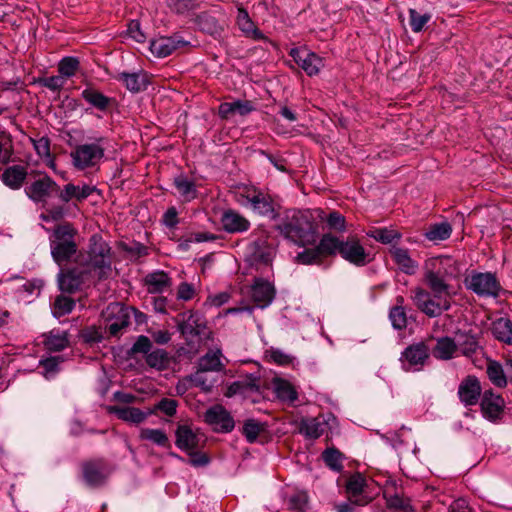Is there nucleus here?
I'll use <instances>...</instances> for the list:
<instances>
[{"instance_id": "09e8293b", "label": "nucleus", "mask_w": 512, "mask_h": 512, "mask_svg": "<svg viewBox=\"0 0 512 512\" xmlns=\"http://www.w3.org/2000/svg\"><path fill=\"white\" fill-rule=\"evenodd\" d=\"M93 191V188L88 185L82 187L73 184H66V201L70 198L83 200L87 198Z\"/></svg>"}, {"instance_id": "49530a36", "label": "nucleus", "mask_w": 512, "mask_h": 512, "mask_svg": "<svg viewBox=\"0 0 512 512\" xmlns=\"http://www.w3.org/2000/svg\"><path fill=\"white\" fill-rule=\"evenodd\" d=\"M177 407L178 402L175 399L162 398L152 408H149V412L153 415L160 411L168 417H173L177 412Z\"/></svg>"}, {"instance_id": "39448f33", "label": "nucleus", "mask_w": 512, "mask_h": 512, "mask_svg": "<svg viewBox=\"0 0 512 512\" xmlns=\"http://www.w3.org/2000/svg\"><path fill=\"white\" fill-rule=\"evenodd\" d=\"M430 291L424 288L417 287L413 291V302L416 307L428 317H437L444 311H447L450 306V290L429 288Z\"/></svg>"}, {"instance_id": "bf43d9fd", "label": "nucleus", "mask_w": 512, "mask_h": 512, "mask_svg": "<svg viewBox=\"0 0 512 512\" xmlns=\"http://www.w3.org/2000/svg\"><path fill=\"white\" fill-rule=\"evenodd\" d=\"M191 381L196 387H200L204 391H210L212 381L207 378L206 372L198 369L192 376Z\"/></svg>"}, {"instance_id": "9b49d317", "label": "nucleus", "mask_w": 512, "mask_h": 512, "mask_svg": "<svg viewBox=\"0 0 512 512\" xmlns=\"http://www.w3.org/2000/svg\"><path fill=\"white\" fill-rule=\"evenodd\" d=\"M90 261L94 268L100 270V276L111 269L110 247L99 235H93L90 239Z\"/></svg>"}, {"instance_id": "4d7b16f0", "label": "nucleus", "mask_w": 512, "mask_h": 512, "mask_svg": "<svg viewBox=\"0 0 512 512\" xmlns=\"http://www.w3.org/2000/svg\"><path fill=\"white\" fill-rule=\"evenodd\" d=\"M327 224L330 229L338 232L345 231V217L339 212L333 211L327 217Z\"/></svg>"}, {"instance_id": "f03ea898", "label": "nucleus", "mask_w": 512, "mask_h": 512, "mask_svg": "<svg viewBox=\"0 0 512 512\" xmlns=\"http://www.w3.org/2000/svg\"><path fill=\"white\" fill-rule=\"evenodd\" d=\"M280 232L298 245L306 246L316 242L317 226L309 211L293 210L287 213Z\"/></svg>"}, {"instance_id": "412c9836", "label": "nucleus", "mask_w": 512, "mask_h": 512, "mask_svg": "<svg viewBox=\"0 0 512 512\" xmlns=\"http://www.w3.org/2000/svg\"><path fill=\"white\" fill-rule=\"evenodd\" d=\"M504 399L495 394L491 389L484 391L482 400H481V410L484 415L489 420L498 419L504 408Z\"/></svg>"}, {"instance_id": "72a5a7b5", "label": "nucleus", "mask_w": 512, "mask_h": 512, "mask_svg": "<svg viewBox=\"0 0 512 512\" xmlns=\"http://www.w3.org/2000/svg\"><path fill=\"white\" fill-rule=\"evenodd\" d=\"M452 226L448 222L431 224L425 231L424 236L427 240L434 243L444 241L451 236Z\"/></svg>"}, {"instance_id": "dca6fc26", "label": "nucleus", "mask_w": 512, "mask_h": 512, "mask_svg": "<svg viewBox=\"0 0 512 512\" xmlns=\"http://www.w3.org/2000/svg\"><path fill=\"white\" fill-rule=\"evenodd\" d=\"M205 422L216 431L230 432L234 428V420L221 405H214L204 415Z\"/></svg>"}, {"instance_id": "69168bd1", "label": "nucleus", "mask_w": 512, "mask_h": 512, "mask_svg": "<svg viewBox=\"0 0 512 512\" xmlns=\"http://www.w3.org/2000/svg\"><path fill=\"white\" fill-rule=\"evenodd\" d=\"M162 222L168 228H175L179 223L178 212L175 207H170L163 215Z\"/></svg>"}, {"instance_id": "20e7f679", "label": "nucleus", "mask_w": 512, "mask_h": 512, "mask_svg": "<svg viewBox=\"0 0 512 512\" xmlns=\"http://www.w3.org/2000/svg\"><path fill=\"white\" fill-rule=\"evenodd\" d=\"M424 282L428 288L450 290V278L460 273L458 262L451 256H436L427 259L424 263Z\"/></svg>"}, {"instance_id": "ea45409f", "label": "nucleus", "mask_w": 512, "mask_h": 512, "mask_svg": "<svg viewBox=\"0 0 512 512\" xmlns=\"http://www.w3.org/2000/svg\"><path fill=\"white\" fill-rule=\"evenodd\" d=\"M221 351H209L199 360V369L204 372L221 371L224 365L221 363Z\"/></svg>"}, {"instance_id": "e433bc0d", "label": "nucleus", "mask_w": 512, "mask_h": 512, "mask_svg": "<svg viewBox=\"0 0 512 512\" xmlns=\"http://www.w3.org/2000/svg\"><path fill=\"white\" fill-rule=\"evenodd\" d=\"M118 81L122 82L131 92H139L145 88L146 81L145 75L140 73H119L115 77Z\"/></svg>"}, {"instance_id": "052dcab7", "label": "nucleus", "mask_w": 512, "mask_h": 512, "mask_svg": "<svg viewBox=\"0 0 512 512\" xmlns=\"http://www.w3.org/2000/svg\"><path fill=\"white\" fill-rule=\"evenodd\" d=\"M47 350L60 351L64 348V336L50 333L43 341Z\"/></svg>"}, {"instance_id": "864d4df0", "label": "nucleus", "mask_w": 512, "mask_h": 512, "mask_svg": "<svg viewBox=\"0 0 512 512\" xmlns=\"http://www.w3.org/2000/svg\"><path fill=\"white\" fill-rule=\"evenodd\" d=\"M262 430L261 424L253 419L247 420L243 425V434L250 443L257 439Z\"/></svg>"}, {"instance_id": "6ab92c4d", "label": "nucleus", "mask_w": 512, "mask_h": 512, "mask_svg": "<svg viewBox=\"0 0 512 512\" xmlns=\"http://www.w3.org/2000/svg\"><path fill=\"white\" fill-rule=\"evenodd\" d=\"M389 254L401 272L414 275L418 270V262L411 257L407 248L392 245L389 248Z\"/></svg>"}, {"instance_id": "b1692460", "label": "nucleus", "mask_w": 512, "mask_h": 512, "mask_svg": "<svg viewBox=\"0 0 512 512\" xmlns=\"http://www.w3.org/2000/svg\"><path fill=\"white\" fill-rule=\"evenodd\" d=\"M254 105L249 100H236L224 102L219 105L218 115L221 119L228 120L234 115L246 116L254 110Z\"/></svg>"}, {"instance_id": "f8f14e48", "label": "nucleus", "mask_w": 512, "mask_h": 512, "mask_svg": "<svg viewBox=\"0 0 512 512\" xmlns=\"http://www.w3.org/2000/svg\"><path fill=\"white\" fill-rule=\"evenodd\" d=\"M289 55L310 77L317 75L324 67L323 59L305 47L292 48Z\"/></svg>"}, {"instance_id": "c85d7f7f", "label": "nucleus", "mask_w": 512, "mask_h": 512, "mask_svg": "<svg viewBox=\"0 0 512 512\" xmlns=\"http://www.w3.org/2000/svg\"><path fill=\"white\" fill-rule=\"evenodd\" d=\"M236 22L239 29L245 34L246 37L257 41L266 40L265 35L255 26L247 10L243 7L238 8Z\"/></svg>"}, {"instance_id": "8fccbe9b", "label": "nucleus", "mask_w": 512, "mask_h": 512, "mask_svg": "<svg viewBox=\"0 0 512 512\" xmlns=\"http://www.w3.org/2000/svg\"><path fill=\"white\" fill-rule=\"evenodd\" d=\"M60 363V357H49L40 361V365L44 369V376L46 379H51L60 372Z\"/></svg>"}, {"instance_id": "1a4fd4ad", "label": "nucleus", "mask_w": 512, "mask_h": 512, "mask_svg": "<svg viewBox=\"0 0 512 512\" xmlns=\"http://www.w3.org/2000/svg\"><path fill=\"white\" fill-rule=\"evenodd\" d=\"M104 152V147L97 141L76 146L70 156L76 169L86 170L97 167L104 158Z\"/></svg>"}, {"instance_id": "13d9d810", "label": "nucleus", "mask_w": 512, "mask_h": 512, "mask_svg": "<svg viewBox=\"0 0 512 512\" xmlns=\"http://www.w3.org/2000/svg\"><path fill=\"white\" fill-rule=\"evenodd\" d=\"M13 154L12 142L8 137H0V162L7 164Z\"/></svg>"}, {"instance_id": "bb28decb", "label": "nucleus", "mask_w": 512, "mask_h": 512, "mask_svg": "<svg viewBox=\"0 0 512 512\" xmlns=\"http://www.w3.org/2000/svg\"><path fill=\"white\" fill-rule=\"evenodd\" d=\"M144 284L148 293L156 294L170 288L172 281L166 272L158 270L147 274L144 278Z\"/></svg>"}, {"instance_id": "3c124183", "label": "nucleus", "mask_w": 512, "mask_h": 512, "mask_svg": "<svg viewBox=\"0 0 512 512\" xmlns=\"http://www.w3.org/2000/svg\"><path fill=\"white\" fill-rule=\"evenodd\" d=\"M323 460L331 469L339 471L342 468L341 453L333 448L326 449L322 454Z\"/></svg>"}, {"instance_id": "0eeeda50", "label": "nucleus", "mask_w": 512, "mask_h": 512, "mask_svg": "<svg viewBox=\"0 0 512 512\" xmlns=\"http://www.w3.org/2000/svg\"><path fill=\"white\" fill-rule=\"evenodd\" d=\"M26 195L34 202L46 204L48 199L58 196L63 199L60 186L44 173L35 175V179L25 187Z\"/></svg>"}, {"instance_id": "f704fd0d", "label": "nucleus", "mask_w": 512, "mask_h": 512, "mask_svg": "<svg viewBox=\"0 0 512 512\" xmlns=\"http://www.w3.org/2000/svg\"><path fill=\"white\" fill-rule=\"evenodd\" d=\"M324 256H329L328 252L322 248V239L314 248H307L296 256L297 262L304 265L320 263Z\"/></svg>"}, {"instance_id": "680f3d73", "label": "nucleus", "mask_w": 512, "mask_h": 512, "mask_svg": "<svg viewBox=\"0 0 512 512\" xmlns=\"http://www.w3.org/2000/svg\"><path fill=\"white\" fill-rule=\"evenodd\" d=\"M195 295V288L192 284L182 282L177 288V298L183 301L191 300Z\"/></svg>"}, {"instance_id": "f257e3e1", "label": "nucleus", "mask_w": 512, "mask_h": 512, "mask_svg": "<svg viewBox=\"0 0 512 512\" xmlns=\"http://www.w3.org/2000/svg\"><path fill=\"white\" fill-rule=\"evenodd\" d=\"M63 215V209L59 206L46 209V212L42 213L40 216L46 224H52L51 226L44 225L43 228L47 232H52L50 235L51 254L54 261L60 267L57 280L61 293L56 297L52 306V313L54 317L58 319L64 315V268L62 267L64 263Z\"/></svg>"}, {"instance_id": "0e129e2a", "label": "nucleus", "mask_w": 512, "mask_h": 512, "mask_svg": "<svg viewBox=\"0 0 512 512\" xmlns=\"http://www.w3.org/2000/svg\"><path fill=\"white\" fill-rule=\"evenodd\" d=\"M127 32L131 38L135 41L142 43L145 41V34L142 32L140 23L136 20H132L129 25Z\"/></svg>"}, {"instance_id": "5fc2aeb1", "label": "nucleus", "mask_w": 512, "mask_h": 512, "mask_svg": "<svg viewBox=\"0 0 512 512\" xmlns=\"http://www.w3.org/2000/svg\"><path fill=\"white\" fill-rule=\"evenodd\" d=\"M269 360L277 365L286 366L292 363L293 357L280 349L271 348L267 350Z\"/></svg>"}, {"instance_id": "2eb2a0df", "label": "nucleus", "mask_w": 512, "mask_h": 512, "mask_svg": "<svg viewBox=\"0 0 512 512\" xmlns=\"http://www.w3.org/2000/svg\"><path fill=\"white\" fill-rule=\"evenodd\" d=\"M274 285L263 278H255L251 285L250 296L255 305L259 308L268 307L275 297Z\"/></svg>"}, {"instance_id": "a211bd4d", "label": "nucleus", "mask_w": 512, "mask_h": 512, "mask_svg": "<svg viewBox=\"0 0 512 512\" xmlns=\"http://www.w3.org/2000/svg\"><path fill=\"white\" fill-rule=\"evenodd\" d=\"M367 486L366 478L360 473L351 475L346 482V493L351 503L355 505H366L370 498L364 495Z\"/></svg>"}, {"instance_id": "4468645a", "label": "nucleus", "mask_w": 512, "mask_h": 512, "mask_svg": "<svg viewBox=\"0 0 512 512\" xmlns=\"http://www.w3.org/2000/svg\"><path fill=\"white\" fill-rule=\"evenodd\" d=\"M110 470L105 460L96 459L86 461L82 464V474L85 482L91 487L104 484Z\"/></svg>"}, {"instance_id": "e2e57ef3", "label": "nucleus", "mask_w": 512, "mask_h": 512, "mask_svg": "<svg viewBox=\"0 0 512 512\" xmlns=\"http://www.w3.org/2000/svg\"><path fill=\"white\" fill-rule=\"evenodd\" d=\"M151 348V341L147 336L141 335L137 338L136 342L133 344L131 351L133 353H143L148 354Z\"/></svg>"}, {"instance_id": "de8ad7c7", "label": "nucleus", "mask_w": 512, "mask_h": 512, "mask_svg": "<svg viewBox=\"0 0 512 512\" xmlns=\"http://www.w3.org/2000/svg\"><path fill=\"white\" fill-rule=\"evenodd\" d=\"M430 19L431 15L428 13L420 14L415 9L409 10V24L412 31L415 33L422 31Z\"/></svg>"}, {"instance_id": "a19ab883", "label": "nucleus", "mask_w": 512, "mask_h": 512, "mask_svg": "<svg viewBox=\"0 0 512 512\" xmlns=\"http://www.w3.org/2000/svg\"><path fill=\"white\" fill-rule=\"evenodd\" d=\"M403 303L404 298L402 296H398L396 298L395 306L391 308L389 313V318L393 327L398 330L404 329L407 325V317Z\"/></svg>"}, {"instance_id": "603ef678", "label": "nucleus", "mask_w": 512, "mask_h": 512, "mask_svg": "<svg viewBox=\"0 0 512 512\" xmlns=\"http://www.w3.org/2000/svg\"><path fill=\"white\" fill-rule=\"evenodd\" d=\"M83 96L89 103L101 110L106 109L109 104V99L97 91L85 90Z\"/></svg>"}, {"instance_id": "79ce46f5", "label": "nucleus", "mask_w": 512, "mask_h": 512, "mask_svg": "<svg viewBox=\"0 0 512 512\" xmlns=\"http://www.w3.org/2000/svg\"><path fill=\"white\" fill-rule=\"evenodd\" d=\"M141 440L150 441L158 446L167 447L169 439L166 433L160 429L142 428L139 432Z\"/></svg>"}, {"instance_id": "393cba45", "label": "nucleus", "mask_w": 512, "mask_h": 512, "mask_svg": "<svg viewBox=\"0 0 512 512\" xmlns=\"http://www.w3.org/2000/svg\"><path fill=\"white\" fill-rule=\"evenodd\" d=\"M327 427L328 422L322 415L318 417L303 418L299 425V432L306 438L317 439L326 432Z\"/></svg>"}, {"instance_id": "5701e85b", "label": "nucleus", "mask_w": 512, "mask_h": 512, "mask_svg": "<svg viewBox=\"0 0 512 512\" xmlns=\"http://www.w3.org/2000/svg\"><path fill=\"white\" fill-rule=\"evenodd\" d=\"M111 412L115 414L118 419L133 425H140L151 416L149 409L143 411L133 406H113Z\"/></svg>"}, {"instance_id": "c9c22d12", "label": "nucleus", "mask_w": 512, "mask_h": 512, "mask_svg": "<svg viewBox=\"0 0 512 512\" xmlns=\"http://www.w3.org/2000/svg\"><path fill=\"white\" fill-rule=\"evenodd\" d=\"M494 337L504 343L512 344V322L508 318H499L493 322Z\"/></svg>"}, {"instance_id": "7ed1b4c3", "label": "nucleus", "mask_w": 512, "mask_h": 512, "mask_svg": "<svg viewBox=\"0 0 512 512\" xmlns=\"http://www.w3.org/2000/svg\"><path fill=\"white\" fill-rule=\"evenodd\" d=\"M322 248L328 252V255L339 254L344 260L356 266H364L370 262L369 253L358 237L354 235L344 239L331 233L324 234L322 236Z\"/></svg>"}, {"instance_id": "4c0bfd02", "label": "nucleus", "mask_w": 512, "mask_h": 512, "mask_svg": "<svg viewBox=\"0 0 512 512\" xmlns=\"http://www.w3.org/2000/svg\"><path fill=\"white\" fill-rule=\"evenodd\" d=\"M29 141L32 143L37 155L42 158L50 168L54 169L55 164L50 151L49 139L44 136L40 138L30 137Z\"/></svg>"}, {"instance_id": "6e6552de", "label": "nucleus", "mask_w": 512, "mask_h": 512, "mask_svg": "<svg viewBox=\"0 0 512 512\" xmlns=\"http://www.w3.org/2000/svg\"><path fill=\"white\" fill-rule=\"evenodd\" d=\"M76 230L68 223H66V292L77 290L84 281V276L87 272L85 266L77 268L72 267L69 262L77 251V244L70 240L76 235Z\"/></svg>"}, {"instance_id": "c03bdc74", "label": "nucleus", "mask_w": 512, "mask_h": 512, "mask_svg": "<svg viewBox=\"0 0 512 512\" xmlns=\"http://www.w3.org/2000/svg\"><path fill=\"white\" fill-rule=\"evenodd\" d=\"M146 363L157 370H164L169 365V357L165 350L156 349L151 351L146 356Z\"/></svg>"}, {"instance_id": "c756f323", "label": "nucleus", "mask_w": 512, "mask_h": 512, "mask_svg": "<svg viewBox=\"0 0 512 512\" xmlns=\"http://www.w3.org/2000/svg\"><path fill=\"white\" fill-rule=\"evenodd\" d=\"M458 354V345L450 337H440L432 349V355L439 360H450Z\"/></svg>"}, {"instance_id": "aec40b11", "label": "nucleus", "mask_w": 512, "mask_h": 512, "mask_svg": "<svg viewBox=\"0 0 512 512\" xmlns=\"http://www.w3.org/2000/svg\"><path fill=\"white\" fill-rule=\"evenodd\" d=\"M188 43L179 36L160 37L150 43V51L157 57H167L179 48L185 47Z\"/></svg>"}, {"instance_id": "4be33fe9", "label": "nucleus", "mask_w": 512, "mask_h": 512, "mask_svg": "<svg viewBox=\"0 0 512 512\" xmlns=\"http://www.w3.org/2000/svg\"><path fill=\"white\" fill-rule=\"evenodd\" d=\"M481 395V385L475 376H467L459 385L458 396L465 406L475 405Z\"/></svg>"}, {"instance_id": "7c9ffc66", "label": "nucleus", "mask_w": 512, "mask_h": 512, "mask_svg": "<svg viewBox=\"0 0 512 512\" xmlns=\"http://www.w3.org/2000/svg\"><path fill=\"white\" fill-rule=\"evenodd\" d=\"M272 387L276 397L282 402L293 404L298 398L297 390L288 380L274 378Z\"/></svg>"}, {"instance_id": "a878e982", "label": "nucleus", "mask_w": 512, "mask_h": 512, "mask_svg": "<svg viewBox=\"0 0 512 512\" xmlns=\"http://www.w3.org/2000/svg\"><path fill=\"white\" fill-rule=\"evenodd\" d=\"M176 446L185 451H192L199 446V437L189 425L182 424L176 429Z\"/></svg>"}, {"instance_id": "6e6d98bb", "label": "nucleus", "mask_w": 512, "mask_h": 512, "mask_svg": "<svg viewBox=\"0 0 512 512\" xmlns=\"http://www.w3.org/2000/svg\"><path fill=\"white\" fill-rule=\"evenodd\" d=\"M253 257L263 263H269L273 257V248L270 246H263L255 242L253 245Z\"/></svg>"}, {"instance_id": "473e14b6", "label": "nucleus", "mask_w": 512, "mask_h": 512, "mask_svg": "<svg viewBox=\"0 0 512 512\" xmlns=\"http://www.w3.org/2000/svg\"><path fill=\"white\" fill-rule=\"evenodd\" d=\"M174 186L184 202H191L198 196L195 182L184 175L175 177Z\"/></svg>"}, {"instance_id": "ddd939ff", "label": "nucleus", "mask_w": 512, "mask_h": 512, "mask_svg": "<svg viewBox=\"0 0 512 512\" xmlns=\"http://www.w3.org/2000/svg\"><path fill=\"white\" fill-rule=\"evenodd\" d=\"M468 288L480 296L496 297L500 291V284L491 273L473 274L467 284Z\"/></svg>"}, {"instance_id": "423d86ee", "label": "nucleus", "mask_w": 512, "mask_h": 512, "mask_svg": "<svg viewBox=\"0 0 512 512\" xmlns=\"http://www.w3.org/2000/svg\"><path fill=\"white\" fill-rule=\"evenodd\" d=\"M236 199L239 204L250 208L258 215L269 218H274L277 215L273 198L254 186L239 187L236 192Z\"/></svg>"}, {"instance_id": "f3484780", "label": "nucleus", "mask_w": 512, "mask_h": 512, "mask_svg": "<svg viewBox=\"0 0 512 512\" xmlns=\"http://www.w3.org/2000/svg\"><path fill=\"white\" fill-rule=\"evenodd\" d=\"M179 321V330L186 338L205 335L207 329L206 322L201 315L195 312H186L181 314Z\"/></svg>"}, {"instance_id": "2f4dec72", "label": "nucleus", "mask_w": 512, "mask_h": 512, "mask_svg": "<svg viewBox=\"0 0 512 512\" xmlns=\"http://www.w3.org/2000/svg\"><path fill=\"white\" fill-rule=\"evenodd\" d=\"M26 168L21 165H14L4 170L1 175L3 183L11 189H19L26 179Z\"/></svg>"}, {"instance_id": "a18cd8bd", "label": "nucleus", "mask_w": 512, "mask_h": 512, "mask_svg": "<svg viewBox=\"0 0 512 512\" xmlns=\"http://www.w3.org/2000/svg\"><path fill=\"white\" fill-rule=\"evenodd\" d=\"M458 352L466 357H472L480 349L478 342L474 336L462 335L458 342Z\"/></svg>"}, {"instance_id": "cd10ccee", "label": "nucleus", "mask_w": 512, "mask_h": 512, "mask_svg": "<svg viewBox=\"0 0 512 512\" xmlns=\"http://www.w3.org/2000/svg\"><path fill=\"white\" fill-rule=\"evenodd\" d=\"M223 228L229 233H239L247 231L250 227V222L241 214L236 211H225L221 219Z\"/></svg>"}, {"instance_id": "58836bf2", "label": "nucleus", "mask_w": 512, "mask_h": 512, "mask_svg": "<svg viewBox=\"0 0 512 512\" xmlns=\"http://www.w3.org/2000/svg\"><path fill=\"white\" fill-rule=\"evenodd\" d=\"M487 375L489 380L497 387L503 388L507 385L506 372L502 365L495 360L487 361Z\"/></svg>"}, {"instance_id": "9d476101", "label": "nucleus", "mask_w": 512, "mask_h": 512, "mask_svg": "<svg viewBox=\"0 0 512 512\" xmlns=\"http://www.w3.org/2000/svg\"><path fill=\"white\" fill-rule=\"evenodd\" d=\"M429 356V347L424 342L411 344L400 355L401 368L405 372L420 371L425 366Z\"/></svg>"}, {"instance_id": "37998d69", "label": "nucleus", "mask_w": 512, "mask_h": 512, "mask_svg": "<svg viewBox=\"0 0 512 512\" xmlns=\"http://www.w3.org/2000/svg\"><path fill=\"white\" fill-rule=\"evenodd\" d=\"M367 235L383 244H391L401 238V234L392 228H374Z\"/></svg>"}, {"instance_id": "338daca9", "label": "nucleus", "mask_w": 512, "mask_h": 512, "mask_svg": "<svg viewBox=\"0 0 512 512\" xmlns=\"http://www.w3.org/2000/svg\"><path fill=\"white\" fill-rule=\"evenodd\" d=\"M187 453L190 456L189 463L195 467L205 466L210 461L205 453L196 452L195 450L188 451Z\"/></svg>"}, {"instance_id": "774afa93", "label": "nucleus", "mask_w": 512, "mask_h": 512, "mask_svg": "<svg viewBox=\"0 0 512 512\" xmlns=\"http://www.w3.org/2000/svg\"><path fill=\"white\" fill-rule=\"evenodd\" d=\"M41 83L52 91H57L64 85V78L59 76L46 77L41 80Z\"/></svg>"}]
</instances>
